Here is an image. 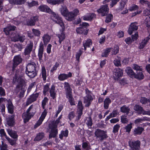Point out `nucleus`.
I'll list each match as a JSON object with an SVG mask.
<instances>
[{"label": "nucleus", "mask_w": 150, "mask_h": 150, "mask_svg": "<svg viewBox=\"0 0 150 150\" xmlns=\"http://www.w3.org/2000/svg\"><path fill=\"white\" fill-rule=\"evenodd\" d=\"M13 83L15 84L18 83L16 87V91L17 93H18L20 90H21L18 95V97L21 99L24 97L25 93L26 91V88L24 87H23L25 84V81L20 77L18 74L16 73L13 77Z\"/></svg>", "instance_id": "f257e3e1"}, {"label": "nucleus", "mask_w": 150, "mask_h": 150, "mask_svg": "<svg viewBox=\"0 0 150 150\" xmlns=\"http://www.w3.org/2000/svg\"><path fill=\"white\" fill-rule=\"evenodd\" d=\"M38 9L41 11L46 12L51 14V18L55 23L63 26V21L62 18L60 17L57 14L52 11L46 5H41L38 7Z\"/></svg>", "instance_id": "f03ea898"}, {"label": "nucleus", "mask_w": 150, "mask_h": 150, "mask_svg": "<svg viewBox=\"0 0 150 150\" xmlns=\"http://www.w3.org/2000/svg\"><path fill=\"white\" fill-rule=\"evenodd\" d=\"M95 135L96 137V138L101 141L108 137L106 132L99 129H96Z\"/></svg>", "instance_id": "7ed1b4c3"}, {"label": "nucleus", "mask_w": 150, "mask_h": 150, "mask_svg": "<svg viewBox=\"0 0 150 150\" xmlns=\"http://www.w3.org/2000/svg\"><path fill=\"white\" fill-rule=\"evenodd\" d=\"M85 91L86 96L84 97V103H86L85 106L88 107L90 105L93 98L91 95V92L88 90V88H86L85 89Z\"/></svg>", "instance_id": "20e7f679"}, {"label": "nucleus", "mask_w": 150, "mask_h": 150, "mask_svg": "<svg viewBox=\"0 0 150 150\" xmlns=\"http://www.w3.org/2000/svg\"><path fill=\"white\" fill-rule=\"evenodd\" d=\"M89 25L88 24L86 23H83L82 24H81L80 27L77 28L76 29L77 33L79 34L87 35L88 30L87 29L86 27Z\"/></svg>", "instance_id": "39448f33"}, {"label": "nucleus", "mask_w": 150, "mask_h": 150, "mask_svg": "<svg viewBox=\"0 0 150 150\" xmlns=\"http://www.w3.org/2000/svg\"><path fill=\"white\" fill-rule=\"evenodd\" d=\"M16 27L14 25H9L8 26L4 28V31L6 35H9L12 38V39L15 36L14 30Z\"/></svg>", "instance_id": "423d86ee"}, {"label": "nucleus", "mask_w": 150, "mask_h": 150, "mask_svg": "<svg viewBox=\"0 0 150 150\" xmlns=\"http://www.w3.org/2000/svg\"><path fill=\"white\" fill-rule=\"evenodd\" d=\"M33 107V105H31L27 110L26 112L23 113L22 117L24 120V122L25 123L28 122L31 117L33 116V114H31L29 112Z\"/></svg>", "instance_id": "0eeeda50"}, {"label": "nucleus", "mask_w": 150, "mask_h": 150, "mask_svg": "<svg viewBox=\"0 0 150 150\" xmlns=\"http://www.w3.org/2000/svg\"><path fill=\"white\" fill-rule=\"evenodd\" d=\"M109 8L108 5L105 4L102 5L97 11L99 13H100L102 16L106 15L109 12Z\"/></svg>", "instance_id": "6e6552de"}, {"label": "nucleus", "mask_w": 150, "mask_h": 150, "mask_svg": "<svg viewBox=\"0 0 150 150\" xmlns=\"http://www.w3.org/2000/svg\"><path fill=\"white\" fill-rule=\"evenodd\" d=\"M129 144L132 150H139L140 149V142L139 140L129 142Z\"/></svg>", "instance_id": "1a4fd4ad"}, {"label": "nucleus", "mask_w": 150, "mask_h": 150, "mask_svg": "<svg viewBox=\"0 0 150 150\" xmlns=\"http://www.w3.org/2000/svg\"><path fill=\"white\" fill-rule=\"evenodd\" d=\"M49 129H51L50 132L49 138L50 139L52 137H55L58 134V129H57L56 126L55 125L52 126L50 125L49 126Z\"/></svg>", "instance_id": "9d476101"}, {"label": "nucleus", "mask_w": 150, "mask_h": 150, "mask_svg": "<svg viewBox=\"0 0 150 150\" xmlns=\"http://www.w3.org/2000/svg\"><path fill=\"white\" fill-rule=\"evenodd\" d=\"M39 95V93H33L30 95L27 99L26 105H28L33 102L37 100V98L38 97Z\"/></svg>", "instance_id": "9b49d317"}, {"label": "nucleus", "mask_w": 150, "mask_h": 150, "mask_svg": "<svg viewBox=\"0 0 150 150\" xmlns=\"http://www.w3.org/2000/svg\"><path fill=\"white\" fill-rule=\"evenodd\" d=\"M113 77L115 80H118V79L122 76L123 74V71L119 68L115 69L113 70Z\"/></svg>", "instance_id": "f8f14e48"}, {"label": "nucleus", "mask_w": 150, "mask_h": 150, "mask_svg": "<svg viewBox=\"0 0 150 150\" xmlns=\"http://www.w3.org/2000/svg\"><path fill=\"white\" fill-rule=\"evenodd\" d=\"M138 25L137 23L134 22L132 23L129 25L128 30V33L131 35L133 32H135L138 29Z\"/></svg>", "instance_id": "ddd939ff"}, {"label": "nucleus", "mask_w": 150, "mask_h": 150, "mask_svg": "<svg viewBox=\"0 0 150 150\" xmlns=\"http://www.w3.org/2000/svg\"><path fill=\"white\" fill-rule=\"evenodd\" d=\"M47 113V110L46 109H45L43 112H42L39 119L37 121V123L35 125L34 127L35 128H36L37 127L40 125L44 119L45 118Z\"/></svg>", "instance_id": "4468645a"}, {"label": "nucleus", "mask_w": 150, "mask_h": 150, "mask_svg": "<svg viewBox=\"0 0 150 150\" xmlns=\"http://www.w3.org/2000/svg\"><path fill=\"white\" fill-rule=\"evenodd\" d=\"M22 59L20 55H17L15 56L14 57L13 61V64L12 69L13 71L15 68L20 63L22 62Z\"/></svg>", "instance_id": "2eb2a0df"}, {"label": "nucleus", "mask_w": 150, "mask_h": 150, "mask_svg": "<svg viewBox=\"0 0 150 150\" xmlns=\"http://www.w3.org/2000/svg\"><path fill=\"white\" fill-rule=\"evenodd\" d=\"M15 115L14 114L12 115H10L8 116L6 118V120L7 122V124L9 126L13 127L15 124V121L14 117Z\"/></svg>", "instance_id": "dca6fc26"}, {"label": "nucleus", "mask_w": 150, "mask_h": 150, "mask_svg": "<svg viewBox=\"0 0 150 150\" xmlns=\"http://www.w3.org/2000/svg\"><path fill=\"white\" fill-rule=\"evenodd\" d=\"M134 109L136 111L138 112V114H142L143 115H148V110L145 111L143 109L142 107L140 106L136 105L134 106Z\"/></svg>", "instance_id": "f3484780"}, {"label": "nucleus", "mask_w": 150, "mask_h": 150, "mask_svg": "<svg viewBox=\"0 0 150 150\" xmlns=\"http://www.w3.org/2000/svg\"><path fill=\"white\" fill-rule=\"evenodd\" d=\"M33 44L32 42H30V43L27 44L25 48L24 54L25 55H30L31 52L32 51Z\"/></svg>", "instance_id": "a211bd4d"}, {"label": "nucleus", "mask_w": 150, "mask_h": 150, "mask_svg": "<svg viewBox=\"0 0 150 150\" xmlns=\"http://www.w3.org/2000/svg\"><path fill=\"white\" fill-rule=\"evenodd\" d=\"M38 21V16H35L32 17L30 19L27 21V23L28 25H34L35 22Z\"/></svg>", "instance_id": "6ab92c4d"}, {"label": "nucleus", "mask_w": 150, "mask_h": 150, "mask_svg": "<svg viewBox=\"0 0 150 150\" xmlns=\"http://www.w3.org/2000/svg\"><path fill=\"white\" fill-rule=\"evenodd\" d=\"M77 112L78 114V119L79 120L81 118V116L83 114V107L82 105V103L81 101H79L77 105Z\"/></svg>", "instance_id": "aec40b11"}, {"label": "nucleus", "mask_w": 150, "mask_h": 150, "mask_svg": "<svg viewBox=\"0 0 150 150\" xmlns=\"http://www.w3.org/2000/svg\"><path fill=\"white\" fill-rule=\"evenodd\" d=\"M64 84V88L66 92V96L72 94V89L69 83L67 82H65Z\"/></svg>", "instance_id": "412c9836"}, {"label": "nucleus", "mask_w": 150, "mask_h": 150, "mask_svg": "<svg viewBox=\"0 0 150 150\" xmlns=\"http://www.w3.org/2000/svg\"><path fill=\"white\" fill-rule=\"evenodd\" d=\"M64 25L63 26L60 25L62 28V31L60 34H58L57 35L59 39V42L60 44H61V42L63 41L65 38V35L63 31L64 29V24L63 23Z\"/></svg>", "instance_id": "4be33fe9"}, {"label": "nucleus", "mask_w": 150, "mask_h": 150, "mask_svg": "<svg viewBox=\"0 0 150 150\" xmlns=\"http://www.w3.org/2000/svg\"><path fill=\"white\" fill-rule=\"evenodd\" d=\"M36 67L35 63L33 62H31L27 64L26 70H36Z\"/></svg>", "instance_id": "5701e85b"}, {"label": "nucleus", "mask_w": 150, "mask_h": 150, "mask_svg": "<svg viewBox=\"0 0 150 150\" xmlns=\"http://www.w3.org/2000/svg\"><path fill=\"white\" fill-rule=\"evenodd\" d=\"M150 39V35H149L148 37L145 38L142 42L140 43L139 48L140 49H142L145 46L147 43L148 42Z\"/></svg>", "instance_id": "b1692460"}, {"label": "nucleus", "mask_w": 150, "mask_h": 150, "mask_svg": "<svg viewBox=\"0 0 150 150\" xmlns=\"http://www.w3.org/2000/svg\"><path fill=\"white\" fill-rule=\"evenodd\" d=\"M26 74L30 78H33L37 75L36 70H25Z\"/></svg>", "instance_id": "393cba45"}, {"label": "nucleus", "mask_w": 150, "mask_h": 150, "mask_svg": "<svg viewBox=\"0 0 150 150\" xmlns=\"http://www.w3.org/2000/svg\"><path fill=\"white\" fill-rule=\"evenodd\" d=\"M25 40V36H20L18 34L15 35V36L12 39V40L15 42L20 41L21 42H23Z\"/></svg>", "instance_id": "a878e982"}, {"label": "nucleus", "mask_w": 150, "mask_h": 150, "mask_svg": "<svg viewBox=\"0 0 150 150\" xmlns=\"http://www.w3.org/2000/svg\"><path fill=\"white\" fill-rule=\"evenodd\" d=\"M144 130L143 128L140 127H138L134 129L133 134L135 136L140 135L141 134Z\"/></svg>", "instance_id": "bb28decb"}, {"label": "nucleus", "mask_w": 150, "mask_h": 150, "mask_svg": "<svg viewBox=\"0 0 150 150\" xmlns=\"http://www.w3.org/2000/svg\"><path fill=\"white\" fill-rule=\"evenodd\" d=\"M96 16L94 13H88L83 17V19L84 20L91 21Z\"/></svg>", "instance_id": "cd10ccee"}, {"label": "nucleus", "mask_w": 150, "mask_h": 150, "mask_svg": "<svg viewBox=\"0 0 150 150\" xmlns=\"http://www.w3.org/2000/svg\"><path fill=\"white\" fill-rule=\"evenodd\" d=\"M7 130L8 134L11 137L14 139L17 138L18 136L16 132L10 129H8Z\"/></svg>", "instance_id": "c85d7f7f"}, {"label": "nucleus", "mask_w": 150, "mask_h": 150, "mask_svg": "<svg viewBox=\"0 0 150 150\" xmlns=\"http://www.w3.org/2000/svg\"><path fill=\"white\" fill-rule=\"evenodd\" d=\"M44 46L42 43H40L39 50L38 56L40 60L42 59L43 52Z\"/></svg>", "instance_id": "c756f323"}, {"label": "nucleus", "mask_w": 150, "mask_h": 150, "mask_svg": "<svg viewBox=\"0 0 150 150\" xmlns=\"http://www.w3.org/2000/svg\"><path fill=\"white\" fill-rule=\"evenodd\" d=\"M50 96L53 99H54L56 97V92H55V87L54 86H52L50 91Z\"/></svg>", "instance_id": "7c9ffc66"}, {"label": "nucleus", "mask_w": 150, "mask_h": 150, "mask_svg": "<svg viewBox=\"0 0 150 150\" xmlns=\"http://www.w3.org/2000/svg\"><path fill=\"white\" fill-rule=\"evenodd\" d=\"M130 110L129 107L125 105H124L120 108V111L122 112L126 113L128 115L129 112Z\"/></svg>", "instance_id": "2f4dec72"}, {"label": "nucleus", "mask_w": 150, "mask_h": 150, "mask_svg": "<svg viewBox=\"0 0 150 150\" xmlns=\"http://www.w3.org/2000/svg\"><path fill=\"white\" fill-rule=\"evenodd\" d=\"M86 124L87 125L89 128H91L93 125L92 120L91 116L86 118L85 121Z\"/></svg>", "instance_id": "473e14b6"}, {"label": "nucleus", "mask_w": 150, "mask_h": 150, "mask_svg": "<svg viewBox=\"0 0 150 150\" xmlns=\"http://www.w3.org/2000/svg\"><path fill=\"white\" fill-rule=\"evenodd\" d=\"M8 105L7 108L8 113L12 114L14 112V106L11 102H8L7 104Z\"/></svg>", "instance_id": "72a5a7b5"}, {"label": "nucleus", "mask_w": 150, "mask_h": 150, "mask_svg": "<svg viewBox=\"0 0 150 150\" xmlns=\"http://www.w3.org/2000/svg\"><path fill=\"white\" fill-rule=\"evenodd\" d=\"M75 15L72 12H69L65 16L66 19L68 21H72L74 19Z\"/></svg>", "instance_id": "f704fd0d"}, {"label": "nucleus", "mask_w": 150, "mask_h": 150, "mask_svg": "<svg viewBox=\"0 0 150 150\" xmlns=\"http://www.w3.org/2000/svg\"><path fill=\"white\" fill-rule=\"evenodd\" d=\"M51 38L47 34L44 35L42 37V39L45 45H47L49 42Z\"/></svg>", "instance_id": "c9c22d12"}, {"label": "nucleus", "mask_w": 150, "mask_h": 150, "mask_svg": "<svg viewBox=\"0 0 150 150\" xmlns=\"http://www.w3.org/2000/svg\"><path fill=\"white\" fill-rule=\"evenodd\" d=\"M92 44V40L90 39H88L85 42H83V46L85 50H86L87 47H89Z\"/></svg>", "instance_id": "e433bc0d"}, {"label": "nucleus", "mask_w": 150, "mask_h": 150, "mask_svg": "<svg viewBox=\"0 0 150 150\" xmlns=\"http://www.w3.org/2000/svg\"><path fill=\"white\" fill-rule=\"evenodd\" d=\"M111 101L109 98H106L104 101V107L105 109H108Z\"/></svg>", "instance_id": "4c0bfd02"}, {"label": "nucleus", "mask_w": 150, "mask_h": 150, "mask_svg": "<svg viewBox=\"0 0 150 150\" xmlns=\"http://www.w3.org/2000/svg\"><path fill=\"white\" fill-rule=\"evenodd\" d=\"M66 97L68 99L71 105H75V102L72 97V94L67 96Z\"/></svg>", "instance_id": "58836bf2"}, {"label": "nucleus", "mask_w": 150, "mask_h": 150, "mask_svg": "<svg viewBox=\"0 0 150 150\" xmlns=\"http://www.w3.org/2000/svg\"><path fill=\"white\" fill-rule=\"evenodd\" d=\"M41 74L43 81H45L46 80L47 73L45 68L44 67H42V68Z\"/></svg>", "instance_id": "ea45409f"}, {"label": "nucleus", "mask_w": 150, "mask_h": 150, "mask_svg": "<svg viewBox=\"0 0 150 150\" xmlns=\"http://www.w3.org/2000/svg\"><path fill=\"white\" fill-rule=\"evenodd\" d=\"M60 11L62 14L64 16H66L69 13L67 8L66 6L62 7Z\"/></svg>", "instance_id": "a19ab883"}, {"label": "nucleus", "mask_w": 150, "mask_h": 150, "mask_svg": "<svg viewBox=\"0 0 150 150\" xmlns=\"http://www.w3.org/2000/svg\"><path fill=\"white\" fill-rule=\"evenodd\" d=\"M44 137V134L43 133H39L34 139V141H39L42 139Z\"/></svg>", "instance_id": "79ce46f5"}, {"label": "nucleus", "mask_w": 150, "mask_h": 150, "mask_svg": "<svg viewBox=\"0 0 150 150\" xmlns=\"http://www.w3.org/2000/svg\"><path fill=\"white\" fill-rule=\"evenodd\" d=\"M14 48L16 51H21L23 49V45L20 43L16 44L14 45Z\"/></svg>", "instance_id": "37998d69"}, {"label": "nucleus", "mask_w": 150, "mask_h": 150, "mask_svg": "<svg viewBox=\"0 0 150 150\" xmlns=\"http://www.w3.org/2000/svg\"><path fill=\"white\" fill-rule=\"evenodd\" d=\"M132 123H130V124H128L127 126H125L124 128V129L126 130L125 132L128 133H129L131 129L132 128Z\"/></svg>", "instance_id": "c03bdc74"}, {"label": "nucleus", "mask_w": 150, "mask_h": 150, "mask_svg": "<svg viewBox=\"0 0 150 150\" xmlns=\"http://www.w3.org/2000/svg\"><path fill=\"white\" fill-rule=\"evenodd\" d=\"M32 31L34 35L37 37H39L41 34L40 31L38 29L33 28Z\"/></svg>", "instance_id": "a18cd8bd"}, {"label": "nucleus", "mask_w": 150, "mask_h": 150, "mask_svg": "<svg viewBox=\"0 0 150 150\" xmlns=\"http://www.w3.org/2000/svg\"><path fill=\"white\" fill-rule=\"evenodd\" d=\"M134 77L138 79H143L144 76L142 72L139 71V73L137 72V74H135Z\"/></svg>", "instance_id": "49530a36"}, {"label": "nucleus", "mask_w": 150, "mask_h": 150, "mask_svg": "<svg viewBox=\"0 0 150 150\" xmlns=\"http://www.w3.org/2000/svg\"><path fill=\"white\" fill-rule=\"evenodd\" d=\"M126 72L128 74L134 76L135 73L134 72L132 69L130 67H127L125 70Z\"/></svg>", "instance_id": "de8ad7c7"}, {"label": "nucleus", "mask_w": 150, "mask_h": 150, "mask_svg": "<svg viewBox=\"0 0 150 150\" xmlns=\"http://www.w3.org/2000/svg\"><path fill=\"white\" fill-rule=\"evenodd\" d=\"M112 49V48L111 47L107 48L106 49L104 52L102 54V57H107L110 52L111 49Z\"/></svg>", "instance_id": "09e8293b"}, {"label": "nucleus", "mask_w": 150, "mask_h": 150, "mask_svg": "<svg viewBox=\"0 0 150 150\" xmlns=\"http://www.w3.org/2000/svg\"><path fill=\"white\" fill-rule=\"evenodd\" d=\"M121 59L120 57H117L114 61V64L116 66H119L121 65Z\"/></svg>", "instance_id": "8fccbe9b"}, {"label": "nucleus", "mask_w": 150, "mask_h": 150, "mask_svg": "<svg viewBox=\"0 0 150 150\" xmlns=\"http://www.w3.org/2000/svg\"><path fill=\"white\" fill-rule=\"evenodd\" d=\"M58 79L59 80L61 81L67 79V74H60L59 75Z\"/></svg>", "instance_id": "3c124183"}, {"label": "nucleus", "mask_w": 150, "mask_h": 150, "mask_svg": "<svg viewBox=\"0 0 150 150\" xmlns=\"http://www.w3.org/2000/svg\"><path fill=\"white\" fill-rule=\"evenodd\" d=\"M119 50V48L118 46L117 45H115L114 47V48L113 49V50L111 52L112 55L116 54L118 52Z\"/></svg>", "instance_id": "603ef678"}, {"label": "nucleus", "mask_w": 150, "mask_h": 150, "mask_svg": "<svg viewBox=\"0 0 150 150\" xmlns=\"http://www.w3.org/2000/svg\"><path fill=\"white\" fill-rule=\"evenodd\" d=\"M136 71H142V68L141 67L139 66L138 65L134 64L132 67Z\"/></svg>", "instance_id": "864d4df0"}, {"label": "nucleus", "mask_w": 150, "mask_h": 150, "mask_svg": "<svg viewBox=\"0 0 150 150\" xmlns=\"http://www.w3.org/2000/svg\"><path fill=\"white\" fill-rule=\"evenodd\" d=\"M113 18V16L112 14H108L107 16L106 19L105 20V22L107 23H108L111 21L112 19Z\"/></svg>", "instance_id": "5fc2aeb1"}, {"label": "nucleus", "mask_w": 150, "mask_h": 150, "mask_svg": "<svg viewBox=\"0 0 150 150\" xmlns=\"http://www.w3.org/2000/svg\"><path fill=\"white\" fill-rule=\"evenodd\" d=\"M48 99L46 97H45L42 102V106L43 109L45 108V106L46 105L47 103Z\"/></svg>", "instance_id": "6e6d98bb"}, {"label": "nucleus", "mask_w": 150, "mask_h": 150, "mask_svg": "<svg viewBox=\"0 0 150 150\" xmlns=\"http://www.w3.org/2000/svg\"><path fill=\"white\" fill-rule=\"evenodd\" d=\"M121 120L123 123H127L128 121V119L126 117V116L124 115L121 116Z\"/></svg>", "instance_id": "4d7b16f0"}, {"label": "nucleus", "mask_w": 150, "mask_h": 150, "mask_svg": "<svg viewBox=\"0 0 150 150\" xmlns=\"http://www.w3.org/2000/svg\"><path fill=\"white\" fill-rule=\"evenodd\" d=\"M49 89V87L48 85H46L44 86L43 93L44 95H46L47 92Z\"/></svg>", "instance_id": "13d9d810"}, {"label": "nucleus", "mask_w": 150, "mask_h": 150, "mask_svg": "<svg viewBox=\"0 0 150 150\" xmlns=\"http://www.w3.org/2000/svg\"><path fill=\"white\" fill-rule=\"evenodd\" d=\"M59 64L57 62L55 64L54 66L50 70V72L53 73L54 71L57 70V68L59 67Z\"/></svg>", "instance_id": "bf43d9fd"}, {"label": "nucleus", "mask_w": 150, "mask_h": 150, "mask_svg": "<svg viewBox=\"0 0 150 150\" xmlns=\"http://www.w3.org/2000/svg\"><path fill=\"white\" fill-rule=\"evenodd\" d=\"M140 101L142 104H145L147 102H149L150 100L145 97H142L141 98Z\"/></svg>", "instance_id": "052dcab7"}, {"label": "nucleus", "mask_w": 150, "mask_h": 150, "mask_svg": "<svg viewBox=\"0 0 150 150\" xmlns=\"http://www.w3.org/2000/svg\"><path fill=\"white\" fill-rule=\"evenodd\" d=\"M120 127V126L119 125L117 124L115 125L113 128V132L114 133H116L118 132Z\"/></svg>", "instance_id": "680f3d73"}, {"label": "nucleus", "mask_w": 150, "mask_h": 150, "mask_svg": "<svg viewBox=\"0 0 150 150\" xmlns=\"http://www.w3.org/2000/svg\"><path fill=\"white\" fill-rule=\"evenodd\" d=\"M6 139L7 140L9 143L11 145H13L16 143V142L15 141L9 138L8 137H6Z\"/></svg>", "instance_id": "e2e57ef3"}, {"label": "nucleus", "mask_w": 150, "mask_h": 150, "mask_svg": "<svg viewBox=\"0 0 150 150\" xmlns=\"http://www.w3.org/2000/svg\"><path fill=\"white\" fill-rule=\"evenodd\" d=\"M82 147L84 149H86L87 150H89V147L88 143L86 142H83V143Z\"/></svg>", "instance_id": "0e129e2a"}, {"label": "nucleus", "mask_w": 150, "mask_h": 150, "mask_svg": "<svg viewBox=\"0 0 150 150\" xmlns=\"http://www.w3.org/2000/svg\"><path fill=\"white\" fill-rule=\"evenodd\" d=\"M138 37V34L137 32L135 33L134 35H132V38L133 41L136 40Z\"/></svg>", "instance_id": "69168bd1"}, {"label": "nucleus", "mask_w": 150, "mask_h": 150, "mask_svg": "<svg viewBox=\"0 0 150 150\" xmlns=\"http://www.w3.org/2000/svg\"><path fill=\"white\" fill-rule=\"evenodd\" d=\"M6 95L5 90L1 87H0V95L1 96H4Z\"/></svg>", "instance_id": "338daca9"}, {"label": "nucleus", "mask_w": 150, "mask_h": 150, "mask_svg": "<svg viewBox=\"0 0 150 150\" xmlns=\"http://www.w3.org/2000/svg\"><path fill=\"white\" fill-rule=\"evenodd\" d=\"M143 15L145 16H148L150 15V11L146 9L144 11Z\"/></svg>", "instance_id": "774afa93"}]
</instances>
